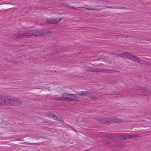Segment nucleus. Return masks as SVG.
<instances>
[{"instance_id": "14", "label": "nucleus", "mask_w": 151, "mask_h": 151, "mask_svg": "<svg viewBox=\"0 0 151 151\" xmlns=\"http://www.w3.org/2000/svg\"><path fill=\"white\" fill-rule=\"evenodd\" d=\"M137 93L141 95H148L147 92L144 89H141L140 93L137 92Z\"/></svg>"}, {"instance_id": "24", "label": "nucleus", "mask_w": 151, "mask_h": 151, "mask_svg": "<svg viewBox=\"0 0 151 151\" xmlns=\"http://www.w3.org/2000/svg\"><path fill=\"white\" fill-rule=\"evenodd\" d=\"M29 143L30 144H31V143Z\"/></svg>"}, {"instance_id": "17", "label": "nucleus", "mask_w": 151, "mask_h": 151, "mask_svg": "<svg viewBox=\"0 0 151 151\" xmlns=\"http://www.w3.org/2000/svg\"><path fill=\"white\" fill-rule=\"evenodd\" d=\"M93 68L88 67L85 70L87 71H91L93 72Z\"/></svg>"}, {"instance_id": "2", "label": "nucleus", "mask_w": 151, "mask_h": 151, "mask_svg": "<svg viewBox=\"0 0 151 151\" xmlns=\"http://www.w3.org/2000/svg\"><path fill=\"white\" fill-rule=\"evenodd\" d=\"M41 34V32L39 31L32 30L28 32L21 34V36L22 37L23 36H39Z\"/></svg>"}, {"instance_id": "16", "label": "nucleus", "mask_w": 151, "mask_h": 151, "mask_svg": "<svg viewBox=\"0 0 151 151\" xmlns=\"http://www.w3.org/2000/svg\"><path fill=\"white\" fill-rule=\"evenodd\" d=\"M77 93L79 95L83 96H86V95L87 91H81L80 92H77Z\"/></svg>"}, {"instance_id": "3", "label": "nucleus", "mask_w": 151, "mask_h": 151, "mask_svg": "<svg viewBox=\"0 0 151 151\" xmlns=\"http://www.w3.org/2000/svg\"><path fill=\"white\" fill-rule=\"evenodd\" d=\"M113 70L107 69H102L100 68H93V72L96 73H109L112 72Z\"/></svg>"}, {"instance_id": "21", "label": "nucleus", "mask_w": 151, "mask_h": 151, "mask_svg": "<svg viewBox=\"0 0 151 151\" xmlns=\"http://www.w3.org/2000/svg\"><path fill=\"white\" fill-rule=\"evenodd\" d=\"M60 98V97L59 98H53V99L55 100H60V99H59Z\"/></svg>"}, {"instance_id": "23", "label": "nucleus", "mask_w": 151, "mask_h": 151, "mask_svg": "<svg viewBox=\"0 0 151 151\" xmlns=\"http://www.w3.org/2000/svg\"><path fill=\"white\" fill-rule=\"evenodd\" d=\"M125 38H126L127 37V36H125Z\"/></svg>"}, {"instance_id": "4", "label": "nucleus", "mask_w": 151, "mask_h": 151, "mask_svg": "<svg viewBox=\"0 0 151 151\" xmlns=\"http://www.w3.org/2000/svg\"><path fill=\"white\" fill-rule=\"evenodd\" d=\"M62 19V18L58 19H46V22L47 24H56L58 23Z\"/></svg>"}, {"instance_id": "11", "label": "nucleus", "mask_w": 151, "mask_h": 151, "mask_svg": "<svg viewBox=\"0 0 151 151\" xmlns=\"http://www.w3.org/2000/svg\"><path fill=\"white\" fill-rule=\"evenodd\" d=\"M111 121L112 122V123H118L121 122H122V120L120 119L116 118L113 119L111 118Z\"/></svg>"}, {"instance_id": "26", "label": "nucleus", "mask_w": 151, "mask_h": 151, "mask_svg": "<svg viewBox=\"0 0 151 151\" xmlns=\"http://www.w3.org/2000/svg\"><path fill=\"white\" fill-rule=\"evenodd\" d=\"M123 37H124V35L123 36Z\"/></svg>"}, {"instance_id": "18", "label": "nucleus", "mask_w": 151, "mask_h": 151, "mask_svg": "<svg viewBox=\"0 0 151 151\" xmlns=\"http://www.w3.org/2000/svg\"><path fill=\"white\" fill-rule=\"evenodd\" d=\"M92 93L90 91H87L86 95V96H88V97L90 98V97L91 96Z\"/></svg>"}, {"instance_id": "6", "label": "nucleus", "mask_w": 151, "mask_h": 151, "mask_svg": "<svg viewBox=\"0 0 151 151\" xmlns=\"http://www.w3.org/2000/svg\"><path fill=\"white\" fill-rule=\"evenodd\" d=\"M129 59L133 61L139 63L141 61V60L138 57L135 56L134 55L130 54Z\"/></svg>"}, {"instance_id": "8", "label": "nucleus", "mask_w": 151, "mask_h": 151, "mask_svg": "<svg viewBox=\"0 0 151 151\" xmlns=\"http://www.w3.org/2000/svg\"><path fill=\"white\" fill-rule=\"evenodd\" d=\"M0 105H6V97L0 96Z\"/></svg>"}, {"instance_id": "9", "label": "nucleus", "mask_w": 151, "mask_h": 151, "mask_svg": "<svg viewBox=\"0 0 151 151\" xmlns=\"http://www.w3.org/2000/svg\"><path fill=\"white\" fill-rule=\"evenodd\" d=\"M100 122L101 123L107 124H111L112 123V122L111 121V118L100 119Z\"/></svg>"}, {"instance_id": "15", "label": "nucleus", "mask_w": 151, "mask_h": 151, "mask_svg": "<svg viewBox=\"0 0 151 151\" xmlns=\"http://www.w3.org/2000/svg\"><path fill=\"white\" fill-rule=\"evenodd\" d=\"M69 8H70L72 9H77V10L78 9V8H84L85 9H86L88 10H96V9H94V8H87L84 7H78L77 8H75L73 6H70V7Z\"/></svg>"}, {"instance_id": "19", "label": "nucleus", "mask_w": 151, "mask_h": 151, "mask_svg": "<svg viewBox=\"0 0 151 151\" xmlns=\"http://www.w3.org/2000/svg\"><path fill=\"white\" fill-rule=\"evenodd\" d=\"M90 98L93 100H96L97 99V98L95 96L91 95Z\"/></svg>"}, {"instance_id": "25", "label": "nucleus", "mask_w": 151, "mask_h": 151, "mask_svg": "<svg viewBox=\"0 0 151 151\" xmlns=\"http://www.w3.org/2000/svg\"><path fill=\"white\" fill-rule=\"evenodd\" d=\"M17 140H20L19 139H18Z\"/></svg>"}, {"instance_id": "20", "label": "nucleus", "mask_w": 151, "mask_h": 151, "mask_svg": "<svg viewBox=\"0 0 151 151\" xmlns=\"http://www.w3.org/2000/svg\"><path fill=\"white\" fill-rule=\"evenodd\" d=\"M63 4V6L65 7H70V6L69 5H68L66 4Z\"/></svg>"}, {"instance_id": "5", "label": "nucleus", "mask_w": 151, "mask_h": 151, "mask_svg": "<svg viewBox=\"0 0 151 151\" xmlns=\"http://www.w3.org/2000/svg\"><path fill=\"white\" fill-rule=\"evenodd\" d=\"M67 96L68 100L76 101L78 100L77 96L75 94L68 93Z\"/></svg>"}, {"instance_id": "13", "label": "nucleus", "mask_w": 151, "mask_h": 151, "mask_svg": "<svg viewBox=\"0 0 151 151\" xmlns=\"http://www.w3.org/2000/svg\"><path fill=\"white\" fill-rule=\"evenodd\" d=\"M68 93H64L62 94V96L60 97L59 99H60V100H68Z\"/></svg>"}, {"instance_id": "1", "label": "nucleus", "mask_w": 151, "mask_h": 151, "mask_svg": "<svg viewBox=\"0 0 151 151\" xmlns=\"http://www.w3.org/2000/svg\"><path fill=\"white\" fill-rule=\"evenodd\" d=\"M22 104L21 101L16 97H6V105L17 106Z\"/></svg>"}, {"instance_id": "10", "label": "nucleus", "mask_w": 151, "mask_h": 151, "mask_svg": "<svg viewBox=\"0 0 151 151\" xmlns=\"http://www.w3.org/2000/svg\"><path fill=\"white\" fill-rule=\"evenodd\" d=\"M137 134H127L126 136H124V139L125 140L129 138H134L137 137Z\"/></svg>"}, {"instance_id": "12", "label": "nucleus", "mask_w": 151, "mask_h": 151, "mask_svg": "<svg viewBox=\"0 0 151 151\" xmlns=\"http://www.w3.org/2000/svg\"><path fill=\"white\" fill-rule=\"evenodd\" d=\"M51 117L53 118V119L56 120L58 122H61L64 123V121L61 119L59 118L57 116L53 115L51 116Z\"/></svg>"}, {"instance_id": "7", "label": "nucleus", "mask_w": 151, "mask_h": 151, "mask_svg": "<svg viewBox=\"0 0 151 151\" xmlns=\"http://www.w3.org/2000/svg\"><path fill=\"white\" fill-rule=\"evenodd\" d=\"M130 54L128 52H125L123 53L116 54V55L121 58L129 59Z\"/></svg>"}, {"instance_id": "22", "label": "nucleus", "mask_w": 151, "mask_h": 151, "mask_svg": "<svg viewBox=\"0 0 151 151\" xmlns=\"http://www.w3.org/2000/svg\"><path fill=\"white\" fill-rule=\"evenodd\" d=\"M120 137H122V138H121V139H124L123 138H124V136H125L123 134H121L120 135Z\"/></svg>"}]
</instances>
